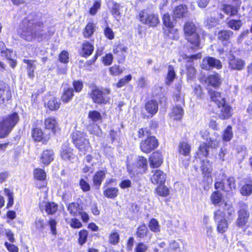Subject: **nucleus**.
Listing matches in <instances>:
<instances>
[{
    "label": "nucleus",
    "instance_id": "33",
    "mask_svg": "<svg viewBox=\"0 0 252 252\" xmlns=\"http://www.w3.org/2000/svg\"><path fill=\"white\" fill-rule=\"evenodd\" d=\"M187 12V8L186 5H180L177 6L174 10V16L177 18H181L185 16Z\"/></svg>",
    "mask_w": 252,
    "mask_h": 252
},
{
    "label": "nucleus",
    "instance_id": "37",
    "mask_svg": "<svg viewBox=\"0 0 252 252\" xmlns=\"http://www.w3.org/2000/svg\"><path fill=\"white\" fill-rule=\"evenodd\" d=\"M190 151V146L185 142H181L179 145V152L184 156H189Z\"/></svg>",
    "mask_w": 252,
    "mask_h": 252
},
{
    "label": "nucleus",
    "instance_id": "47",
    "mask_svg": "<svg viewBox=\"0 0 252 252\" xmlns=\"http://www.w3.org/2000/svg\"><path fill=\"white\" fill-rule=\"evenodd\" d=\"M88 117L94 122L100 121L102 119L100 113L95 110L90 111L88 114Z\"/></svg>",
    "mask_w": 252,
    "mask_h": 252
},
{
    "label": "nucleus",
    "instance_id": "51",
    "mask_svg": "<svg viewBox=\"0 0 252 252\" xmlns=\"http://www.w3.org/2000/svg\"><path fill=\"white\" fill-rule=\"evenodd\" d=\"M87 137V135L85 133L76 130L74 132H73L72 134V140L73 141V142H76L77 141L79 140L80 141L83 138H84Z\"/></svg>",
    "mask_w": 252,
    "mask_h": 252
},
{
    "label": "nucleus",
    "instance_id": "64",
    "mask_svg": "<svg viewBox=\"0 0 252 252\" xmlns=\"http://www.w3.org/2000/svg\"><path fill=\"white\" fill-rule=\"evenodd\" d=\"M147 249L148 247L146 245L143 243H139L136 245L135 252H146Z\"/></svg>",
    "mask_w": 252,
    "mask_h": 252
},
{
    "label": "nucleus",
    "instance_id": "49",
    "mask_svg": "<svg viewBox=\"0 0 252 252\" xmlns=\"http://www.w3.org/2000/svg\"><path fill=\"white\" fill-rule=\"evenodd\" d=\"M34 177L37 180L43 181L45 179L46 173L42 169L37 168L34 171Z\"/></svg>",
    "mask_w": 252,
    "mask_h": 252
},
{
    "label": "nucleus",
    "instance_id": "7",
    "mask_svg": "<svg viewBox=\"0 0 252 252\" xmlns=\"http://www.w3.org/2000/svg\"><path fill=\"white\" fill-rule=\"evenodd\" d=\"M163 23L164 25L168 28V37L171 39H176L178 38V35L176 34V30L173 29L174 27V20L171 18L168 13H165L162 17Z\"/></svg>",
    "mask_w": 252,
    "mask_h": 252
},
{
    "label": "nucleus",
    "instance_id": "14",
    "mask_svg": "<svg viewBox=\"0 0 252 252\" xmlns=\"http://www.w3.org/2000/svg\"><path fill=\"white\" fill-rule=\"evenodd\" d=\"M79 151L82 154L85 155L91 149V145L89 140L86 138H83L80 141L77 140L74 142Z\"/></svg>",
    "mask_w": 252,
    "mask_h": 252
},
{
    "label": "nucleus",
    "instance_id": "10",
    "mask_svg": "<svg viewBox=\"0 0 252 252\" xmlns=\"http://www.w3.org/2000/svg\"><path fill=\"white\" fill-rule=\"evenodd\" d=\"M202 68L205 70H209L211 67L220 69L222 67L221 62L213 57H208L203 60L201 64Z\"/></svg>",
    "mask_w": 252,
    "mask_h": 252
},
{
    "label": "nucleus",
    "instance_id": "5",
    "mask_svg": "<svg viewBox=\"0 0 252 252\" xmlns=\"http://www.w3.org/2000/svg\"><path fill=\"white\" fill-rule=\"evenodd\" d=\"M137 17L142 24L151 27H156L159 23V20L157 14L150 12L146 10L140 11Z\"/></svg>",
    "mask_w": 252,
    "mask_h": 252
},
{
    "label": "nucleus",
    "instance_id": "23",
    "mask_svg": "<svg viewBox=\"0 0 252 252\" xmlns=\"http://www.w3.org/2000/svg\"><path fill=\"white\" fill-rule=\"evenodd\" d=\"M220 113L219 117L221 119H226L231 116V108L224 102V104H221L220 107Z\"/></svg>",
    "mask_w": 252,
    "mask_h": 252
},
{
    "label": "nucleus",
    "instance_id": "46",
    "mask_svg": "<svg viewBox=\"0 0 252 252\" xmlns=\"http://www.w3.org/2000/svg\"><path fill=\"white\" fill-rule=\"evenodd\" d=\"M201 170L206 175L210 174L212 172L211 164L208 160H203L202 162Z\"/></svg>",
    "mask_w": 252,
    "mask_h": 252
},
{
    "label": "nucleus",
    "instance_id": "17",
    "mask_svg": "<svg viewBox=\"0 0 252 252\" xmlns=\"http://www.w3.org/2000/svg\"><path fill=\"white\" fill-rule=\"evenodd\" d=\"M54 158V152L52 150L43 151L40 157L42 163L45 165L49 164Z\"/></svg>",
    "mask_w": 252,
    "mask_h": 252
},
{
    "label": "nucleus",
    "instance_id": "50",
    "mask_svg": "<svg viewBox=\"0 0 252 252\" xmlns=\"http://www.w3.org/2000/svg\"><path fill=\"white\" fill-rule=\"evenodd\" d=\"M157 193L160 196H166L169 195L168 189L164 186H160L156 189Z\"/></svg>",
    "mask_w": 252,
    "mask_h": 252
},
{
    "label": "nucleus",
    "instance_id": "29",
    "mask_svg": "<svg viewBox=\"0 0 252 252\" xmlns=\"http://www.w3.org/2000/svg\"><path fill=\"white\" fill-rule=\"evenodd\" d=\"M183 114V108L180 106H177L173 108L170 116L174 120H180L182 118Z\"/></svg>",
    "mask_w": 252,
    "mask_h": 252
},
{
    "label": "nucleus",
    "instance_id": "25",
    "mask_svg": "<svg viewBox=\"0 0 252 252\" xmlns=\"http://www.w3.org/2000/svg\"><path fill=\"white\" fill-rule=\"evenodd\" d=\"M209 93L212 100L217 103L218 107H220V105L222 104H224V102H225V98L221 95L220 93L216 91H210Z\"/></svg>",
    "mask_w": 252,
    "mask_h": 252
},
{
    "label": "nucleus",
    "instance_id": "56",
    "mask_svg": "<svg viewBox=\"0 0 252 252\" xmlns=\"http://www.w3.org/2000/svg\"><path fill=\"white\" fill-rule=\"evenodd\" d=\"M249 217V213L247 211L242 209L238 212V220H248Z\"/></svg>",
    "mask_w": 252,
    "mask_h": 252
},
{
    "label": "nucleus",
    "instance_id": "30",
    "mask_svg": "<svg viewBox=\"0 0 252 252\" xmlns=\"http://www.w3.org/2000/svg\"><path fill=\"white\" fill-rule=\"evenodd\" d=\"M210 199L215 205H220L222 200V194L220 191H215L211 195Z\"/></svg>",
    "mask_w": 252,
    "mask_h": 252
},
{
    "label": "nucleus",
    "instance_id": "3",
    "mask_svg": "<svg viewBox=\"0 0 252 252\" xmlns=\"http://www.w3.org/2000/svg\"><path fill=\"white\" fill-rule=\"evenodd\" d=\"M18 114H12L0 119V138L6 137L18 122Z\"/></svg>",
    "mask_w": 252,
    "mask_h": 252
},
{
    "label": "nucleus",
    "instance_id": "1",
    "mask_svg": "<svg viewBox=\"0 0 252 252\" xmlns=\"http://www.w3.org/2000/svg\"><path fill=\"white\" fill-rule=\"evenodd\" d=\"M44 28L42 22L29 16L22 21L18 32L22 38L28 41L34 39L40 41L45 35Z\"/></svg>",
    "mask_w": 252,
    "mask_h": 252
},
{
    "label": "nucleus",
    "instance_id": "39",
    "mask_svg": "<svg viewBox=\"0 0 252 252\" xmlns=\"http://www.w3.org/2000/svg\"><path fill=\"white\" fill-rule=\"evenodd\" d=\"M61 103L55 97H52L47 102V105L51 110H58L60 107Z\"/></svg>",
    "mask_w": 252,
    "mask_h": 252
},
{
    "label": "nucleus",
    "instance_id": "9",
    "mask_svg": "<svg viewBox=\"0 0 252 252\" xmlns=\"http://www.w3.org/2000/svg\"><path fill=\"white\" fill-rule=\"evenodd\" d=\"M73 149L70 146L68 142L64 143L61 147L60 156L64 160L70 161L75 158L73 153Z\"/></svg>",
    "mask_w": 252,
    "mask_h": 252
},
{
    "label": "nucleus",
    "instance_id": "24",
    "mask_svg": "<svg viewBox=\"0 0 252 252\" xmlns=\"http://www.w3.org/2000/svg\"><path fill=\"white\" fill-rule=\"evenodd\" d=\"M74 95L73 89L71 88H64L61 96V100L64 103H68Z\"/></svg>",
    "mask_w": 252,
    "mask_h": 252
},
{
    "label": "nucleus",
    "instance_id": "4",
    "mask_svg": "<svg viewBox=\"0 0 252 252\" xmlns=\"http://www.w3.org/2000/svg\"><path fill=\"white\" fill-rule=\"evenodd\" d=\"M196 30L195 25L189 22L186 23L184 28L186 39L191 45L190 48L192 49L199 48L200 45V39Z\"/></svg>",
    "mask_w": 252,
    "mask_h": 252
},
{
    "label": "nucleus",
    "instance_id": "13",
    "mask_svg": "<svg viewBox=\"0 0 252 252\" xmlns=\"http://www.w3.org/2000/svg\"><path fill=\"white\" fill-rule=\"evenodd\" d=\"M11 92L8 86L3 82H0V103L8 100L11 98Z\"/></svg>",
    "mask_w": 252,
    "mask_h": 252
},
{
    "label": "nucleus",
    "instance_id": "21",
    "mask_svg": "<svg viewBox=\"0 0 252 252\" xmlns=\"http://www.w3.org/2000/svg\"><path fill=\"white\" fill-rule=\"evenodd\" d=\"M127 48L126 47L118 45L113 49V53L118 56V62L119 63H123L126 58L125 53L126 52Z\"/></svg>",
    "mask_w": 252,
    "mask_h": 252
},
{
    "label": "nucleus",
    "instance_id": "60",
    "mask_svg": "<svg viewBox=\"0 0 252 252\" xmlns=\"http://www.w3.org/2000/svg\"><path fill=\"white\" fill-rule=\"evenodd\" d=\"M228 228L227 221H219L218 224V231L219 232L223 233Z\"/></svg>",
    "mask_w": 252,
    "mask_h": 252
},
{
    "label": "nucleus",
    "instance_id": "52",
    "mask_svg": "<svg viewBox=\"0 0 252 252\" xmlns=\"http://www.w3.org/2000/svg\"><path fill=\"white\" fill-rule=\"evenodd\" d=\"M225 182V186L226 187V189H227V191H229L230 190L233 189H235L236 188V182L234 178L232 177H229L226 180Z\"/></svg>",
    "mask_w": 252,
    "mask_h": 252
},
{
    "label": "nucleus",
    "instance_id": "12",
    "mask_svg": "<svg viewBox=\"0 0 252 252\" xmlns=\"http://www.w3.org/2000/svg\"><path fill=\"white\" fill-rule=\"evenodd\" d=\"M152 173L153 174L151 178L152 183L160 185L164 183L166 175L163 171L158 169H156L152 171Z\"/></svg>",
    "mask_w": 252,
    "mask_h": 252
},
{
    "label": "nucleus",
    "instance_id": "36",
    "mask_svg": "<svg viewBox=\"0 0 252 252\" xmlns=\"http://www.w3.org/2000/svg\"><path fill=\"white\" fill-rule=\"evenodd\" d=\"M32 137L36 141H42L44 140V136L42 130L38 128H35L32 130Z\"/></svg>",
    "mask_w": 252,
    "mask_h": 252
},
{
    "label": "nucleus",
    "instance_id": "26",
    "mask_svg": "<svg viewBox=\"0 0 252 252\" xmlns=\"http://www.w3.org/2000/svg\"><path fill=\"white\" fill-rule=\"evenodd\" d=\"M23 62L27 64V72L29 77L32 78L34 76V70L36 68L35 62L34 60L24 59Z\"/></svg>",
    "mask_w": 252,
    "mask_h": 252
},
{
    "label": "nucleus",
    "instance_id": "15",
    "mask_svg": "<svg viewBox=\"0 0 252 252\" xmlns=\"http://www.w3.org/2000/svg\"><path fill=\"white\" fill-rule=\"evenodd\" d=\"M245 62L242 60L237 59L232 56L229 58V67L231 69L241 70L243 69Z\"/></svg>",
    "mask_w": 252,
    "mask_h": 252
},
{
    "label": "nucleus",
    "instance_id": "28",
    "mask_svg": "<svg viewBox=\"0 0 252 252\" xmlns=\"http://www.w3.org/2000/svg\"><path fill=\"white\" fill-rule=\"evenodd\" d=\"M234 35V33L232 31L230 30H223L219 32L217 38L219 40L224 41H227L232 37Z\"/></svg>",
    "mask_w": 252,
    "mask_h": 252
},
{
    "label": "nucleus",
    "instance_id": "6",
    "mask_svg": "<svg viewBox=\"0 0 252 252\" xmlns=\"http://www.w3.org/2000/svg\"><path fill=\"white\" fill-rule=\"evenodd\" d=\"M158 145V140L154 136H149L141 141L140 143L141 150L145 153H150L155 150Z\"/></svg>",
    "mask_w": 252,
    "mask_h": 252
},
{
    "label": "nucleus",
    "instance_id": "8",
    "mask_svg": "<svg viewBox=\"0 0 252 252\" xmlns=\"http://www.w3.org/2000/svg\"><path fill=\"white\" fill-rule=\"evenodd\" d=\"M68 211L73 216H80L82 220H88L89 219L88 215L80 209L77 203H70L68 206Z\"/></svg>",
    "mask_w": 252,
    "mask_h": 252
},
{
    "label": "nucleus",
    "instance_id": "62",
    "mask_svg": "<svg viewBox=\"0 0 252 252\" xmlns=\"http://www.w3.org/2000/svg\"><path fill=\"white\" fill-rule=\"evenodd\" d=\"M205 25L209 29L213 28L217 25V20L216 18L210 17L205 22Z\"/></svg>",
    "mask_w": 252,
    "mask_h": 252
},
{
    "label": "nucleus",
    "instance_id": "59",
    "mask_svg": "<svg viewBox=\"0 0 252 252\" xmlns=\"http://www.w3.org/2000/svg\"><path fill=\"white\" fill-rule=\"evenodd\" d=\"M147 228L145 225L140 226L137 228V235L138 237L143 238L146 235Z\"/></svg>",
    "mask_w": 252,
    "mask_h": 252
},
{
    "label": "nucleus",
    "instance_id": "2",
    "mask_svg": "<svg viewBox=\"0 0 252 252\" xmlns=\"http://www.w3.org/2000/svg\"><path fill=\"white\" fill-rule=\"evenodd\" d=\"M111 92L110 89L108 88H99L95 86L92 90L90 96L94 103L105 105L110 101Z\"/></svg>",
    "mask_w": 252,
    "mask_h": 252
},
{
    "label": "nucleus",
    "instance_id": "48",
    "mask_svg": "<svg viewBox=\"0 0 252 252\" xmlns=\"http://www.w3.org/2000/svg\"><path fill=\"white\" fill-rule=\"evenodd\" d=\"M241 193L243 196H249L252 193V185L246 184L244 185L240 189Z\"/></svg>",
    "mask_w": 252,
    "mask_h": 252
},
{
    "label": "nucleus",
    "instance_id": "35",
    "mask_svg": "<svg viewBox=\"0 0 252 252\" xmlns=\"http://www.w3.org/2000/svg\"><path fill=\"white\" fill-rule=\"evenodd\" d=\"M119 190L117 188H108L103 192L104 195L109 198H114L117 196Z\"/></svg>",
    "mask_w": 252,
    "mask_h": 252
},
{
    "label": "nucleus",
    "instance_id": "22",
    "mask_svg": "<svg viewBox=\"0 0 252 252\" xmlns=\"http://www.w3.org/2000/svg\"><path fill=\"white\" fill-rule=\"evenodd\" d=\"M150 165L153 167H159L162 162L161 155L158 152H154L150 158Z\"/></svg>",
    "mask_w": 252,
    "mask_h": 252
},
{
    "label": "nucleus",
    "instance_id": "18",
    "mask_svg": "<svg viewBox=\"0 0 252 252\" xmlns=\"http://www.w3.org/2000/svg\"><path fill=\"white\" fill-rule=\"evenodd\" d=\"M44 126L46 129L51 130L54 133L59 129L58 122L54 117H49L45 119Z\"/></svg>",
    "mask_w": 252,
    "mask_h": 252
},
{
    "label": "nucleus",
    "instance_id": "32",
    "mask_svg": "<svg viewBox=\"0 0 252 252\" xmlns=\"http://www.w3.org/2000/svg\"><path fill=\"white\" fill-rule=\"evenodd\" d=\"M95 31V26L93 23H89L86 26L84 31L83 35L86 38L91 37Z\"/></svg>",
    "mask_w": 252,
    "mask_h": 252
},
{
    "label": "nucleus",
    "instance_id": "55",
    "mask_svg": "<svg viewBox=\"0 0 252 252\" xmlns=\"http://www.w3.org/2000/svg\"><path fill=\"white\" fill-rule=\"evenodd\" d=\"M101 6L100 0H96L94 3L93 6L90 8L89 12L90 14L94 15L97 12L98 9H99Z\"/></svg>",
    "mask_w": 252,
    "mask_h": 252
},
{
    "label": "nucleus",
    "instance_id": "42",
    "mask_svg": "<svg viewBox=\"0 0 252 252\" xmlns=\"http://www.w3.org/2000/svg\"><path fill=\"white\" fill-rule=\"evenodd\" d=\"M228 157L229 152L227 149L225 147H221L218 153L219 159L224 161L228 159Z\"/></svg>",
    "mask_w": 252,
    "mask_h": 252
},
{
    "label": "nucleus",
    "instance_id": "57",
    "mask_svg": "<svg viewBox=\"0 0 252 252\" xmlns=\"http://www.w3.org/2000/svg\"><path fill=\"white\" fill-rule=\"evenodd\" d=\"M110 74L112 75H118L123 72V70L120 68L118 65H114L109 68Z\"/></svg>",
    "mask_w": 252,
    "mask_h": 252
},
{
    "label": "nucleus",
    "instance_id": "27",
    "mask_svg": "<svg viewBox=\"0 0 252 252\" xmlns=\"http://www.w3.org/2000/svg\"><path fill=\"white\" fill-rule=\"evenodd\" d=\"M207 79L209 83L214 87L219 86L221 82V77L218 73L209 75Z\"/></svg>",
    "mask_w": 252,
    "mask_h": 252
},
{
    "label": "nucleus",
    "instance_id": "41",
    "mask_svg": "<svg viewBox=\"0 0 252 252\" xmlns=\"http://www.w3.org/2000/svg\"><path fill=\"white\" fill-rule=\"evenodd\" d=\"M136 166L138 168H141L142 171L145 172L147 169V160L146 158L142 156L138 157L136 159Z\"/></svg>",
    "mask_w": 252,
    "mask_h": 252
},
{
    "label": "nucleus",
    "instance_id": "20",
    "mask_svg": "<svg viewBox=\"0 0 252 252\" xmlns=\"http://www.w3.org/2000/svg\"><path fill=\"white\" fill-rule=\"evenodd\" d=\"M106 170H100L97 171L93 176V181L94 185L98 189L101 185L102 181L105 178Z\"/></svg>",
    "mask_w": 252,
    "mask_h": 252
},
{
    "label": "nucleus",
    "instance_id": "63",
    "mask_svg": "<svg viewBox=\"0 0 252 252\" xmlns=\"http://www.w3.org/2000/svg\"><path fill=\"white\" fill-rule=\"evenodd\" d=\"M68 53L67 52L63 51L59 56V61L63 63L68 62Z\"/></svg>",
    "mask_w": 252,
    "mask_h": 252
},
{
    "label": "nucleus",
    "instance_id": "31",
    "mask_svg": "<svg viewBox=\"0 0 252 252\" xmlns=\"http://www.w3.org/2000/svg\"><path fill=\"white\" fill-rule=\"evenodd\" d=\"M94 51V46L90 42L86 41L83 44L81 54L83 57L91 55Z\"/></svg>",
    "mask_w": 252,
    "mask_h": 252
},
{
    "label": "nucleus",
    "instance_id": "19",
    "mask_svg": "<svg viewBox=\"0 0 252 252\" xmlns=\"http://www.w3.org/2000/svg\"><path fill=\"white\" fill-rule=\"evenodd\" d=\"M144 107L147 113L152 117L157 112L158 106L156 100H150L145 103Z\"/></svg>",
    "mask_w": 252,
    "mask_h": 252
},
{
    "label": "nucleus",
    "instance_id": "61",
    "mask_svg": "<svg viewBox=\"0 0 252 252\" xmlns=\"http://www.w3.org/2000/svg\"><path fill=\"white\" fill-rule=\"evenodd\" d=\"M79 243L80 245H83L86 241L88 236V232L86 230H81L79 232Z\"/></svg>",
    "mask_w": 252,
    "mask_h": 252
},
{
    "label": "nucleus",
    "instance_id": "16",
    "mask_svg": "<svg viewBox=\"0 0 252 252\" xmlns=\"http://www.w3.org/2000/svg\"><path fill=\"white\" fill-rule=\"evenodd\" d=\"M183 248L181 240H173L169 243L168 248L165 250L164 252H182Z\"/></svg>",
    "mask_w": 252,
    "mask_h": 252
},
{
    "label": "nucleus",
    "instance_id": "45",
    "mask_svg": "<svg viewBox=\"0 0 252 252\" xmlns=\"http://www.w3.org/2000/svg\"><path fill=\"white\" fill-rule=\"evenodd\" d=\"M223 11L231 16L236 15L238 13L237 8L231 5H225L223 7Z\"/></svg>",
    "mask_w": 252,
    "mask_h": 252
},
{
    "label": "nucleus",
    "instance_id": "53",
    "mask_svg": "<svg viewBox=\"0 0 252 252\" xmlns=\"http://www.w3.org/2000/svg\"><path fill=\"white\" fill-rule=\"evenodd\" d=\"M4 192L5 194L8 196V203L7 207H10L13 205L14 202L13 192L7 189H5Z\"/></svg>",
    "mask_w": 252,
    "mask_h": 252
},
{
    "label": "nucleus",
    "instance_id": "34",
    "mask_svg": "<svg viewBox=\"0 0 252 252\" xmlns=\"http://www.w3.org/2000/svg\"><path fill=\"white\" fill-rule=\"evenodd\" d=\"M176 76V73L172 65H169L168 67V73L166 78L165 83L167 85H170L173 81Z\"/></svg>",
    "mask_w": 252,
    "mask_h": 252
},
{
    "label": "nucleus",
    "instance_id": "11",
    "mask_svg": "<svg viewBox=\"0 0 252 252\" xmlns=\"http://www.w3.org/2000/svg\"><path fill=\"white\" fill-rule=\"evenodd\" d=\"M201 57V55L200 54H197L188 57V59H189V61H188L186 64V68L187 74L189 79H192L195 76L196 73L195 69L193 66V63L191 61H190V60L200 59Z\"/></svg>",
    "mask_w": 252,
    "mask_h": 252
},
{
    "label": "nucleus",
    "instance_id": "54",
    "mask_svg": "<svg viewBox=\"0 0 252 252\" xmlns=\"http://www.w3.org/2000/svg\"><path fill=\"white\" fill-rule=\"evenodd\" d=\"M132 79V76L130 74L125 76L121 79L117 83L116 86L118 88H121L125 86L127 83L130 81Z\"/></svg>",
    "mask_w": 252,
    "mask_h": 252
},
{
    "label": "nucleus",
    "instance_id": "58",
    "mask_svg": "<svg viewBox=\"0 0 252 252\" xmlns=\"http://www.w3.org/2000/svg\"><path fill=\"white\" fill-rule=\"evenodd\" d=\"M121 6L119 4L115 3L112 8L111 13L112 15L114 16L115 19L117 20H119L118 19V16H120L121 13L120 12Z\"/></svg>",
    "mask_w": 252,
    "mask_h": 252
},
{
    "label": "nucleus",
    "instance_id": "43",
    "mask_svg": "<svg viewBox=\"0 0 252 252\" xmlns=\"http://www.w3.org/2000/svg\"><path fill=\"white\" fill-rule=\"evenodd\" d=\"M120 241V236L119 233L116 231H112L109 235L108 242L110 244L116 245L118 244Z\"/></svg>",
    "mask_w": 252,
    "mask_h": 252
},
{
    "label": "nucleus",
    "instance_id": "38",
    "mask_svg": "<svg viewBox=\"0 0 252 252\" xmlns=\"http://www.w3.org/2000/svg\"><path fill=\"white\" fill-rule=\"evenodd\" d=\"M227 26L232 30L238 31L242 26V22L239 19L230 20L227 22Z\"/></svg>",
    "mask_w": 252,
    "mask_h": 252
},
{
    "label": "nucleus",
    "instance_id": "40",
    "mask_svg": "<svg viewBox=\"0 0 252 252\" xmlns=\"http://www.w3.org/2000/svg\"><path fill=\"white\" fill-rule=\"evenodd\" d=\"M58 205L55 203H47L45 205V210L48 215H52L55 213L58 210Z\"/></svg>",
    "mask_w": 252,
    "mask_h": 252
},
{
    "label": "nucleus",
    "instance_id": "44",
    "mask_svg": "<svg viewBox=\"0 0 252 252\" xmlns=\"http://www.w3.org/2000/svg\"><path fill=\"white\" fill-rule=\"evenodd\" d=\"M233 137V132L232 127L228 126L224 130L222 139L224 141H229Z\"/></svg>",
    "mask_w": 252,
    "mask_h": 252
}]
</instances>
